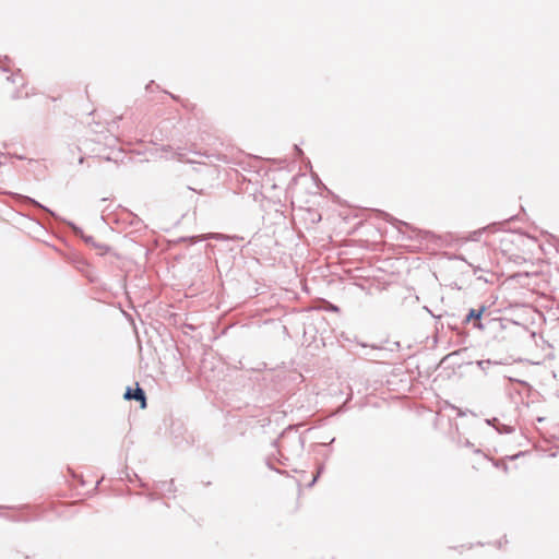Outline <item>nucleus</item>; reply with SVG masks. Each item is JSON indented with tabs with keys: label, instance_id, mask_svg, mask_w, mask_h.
I'll list each match as a JSON object with an SVG mask.
<instances>
[{
	"label": "nucleus",
	"instance_id": "f257e3e1",
	"mask_svg": "<svg viewBox=\"0 0 559 559\" xmlns=\"http://www.w3.org/2000/svg\"><path fill=\"white\" fill-rule=\"evenodd\" d=\"M123 396L126 400L139 401L141 403V408L146 407L145 394L144 391L139 386V384H136V388L134 390L128 388Z\"/></svg>",
	"mask_w": 559,
	"mask_h": 559
},
{
	"label": "nucleus",
	"instance_id": "f03ea898",
	"mask_svg": "<svg viewBox=\"0 0 559 559\" xmlns=\"http://www.w3.org/2000/svg\"><path fill=\"white\" fill-rule=\"evenodd\" d=\"M486 308L483 306L480 309H471L469 313L467 314L466 321L469 322L471 320L477 321L476 325L480 326L479 320L481 316L484 314Z\"/></svg>",
	"mask_w": 559,
	"mask_h": 559
}]
</instances>
